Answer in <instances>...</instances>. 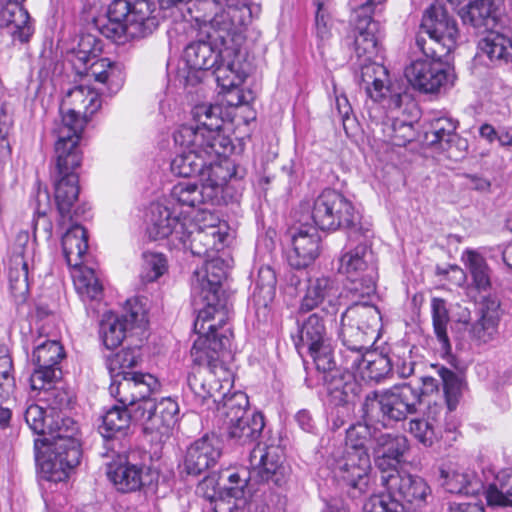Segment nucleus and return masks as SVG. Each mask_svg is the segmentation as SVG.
Listing matches in <instances>:
<instances>
[{
	"label": "nucleus",
	"mask_w": 512,
	"mask_h": 512,
	"mask_svg": "<svg viewBox=\"0 0 512 512\" xmlns=\"http://www.w3.org/2000/svg\"><path fill=\"white\" fill-rule=\"evenodd\" d=\"M28 427L41 436L34 441L39 476L49 482H63L79 464L81 445L76 438L78 425L66 414H51L37 404L24 412Z\"/></svg>",
	"instance_id": "obj_1"
},
{
	"label": "nucleus",
	"mask_w": 512,
	"mask_h": 512,
	"mask_svg": "<svg viewBox=\"0 0 512 512\" xmlns=\"http://www.w3.org/2000/svg\"><path fill=\"white\" fill-rule=\"evenodd\" d=\"M419 393L408 384L368 392L360 406V417L346 429L348 452L370 456L380 430L393 429L417 413Z\"/></svg>",
	"instance_id": "obj_2"
},
{
	"label": "nucleus",
	"mask_w": 512,
	"mask_h": 512,
	"mask_svg": "<svg viewBox=\"0 0 512 512\" xmlns=\"http://www.w3.org/2000/svg\"><path fill=\"white\" fill-rule=\"evenodd\" d=\"M87 120L78 112L69 109L62 112L61 122L54 129L55 166L51 171L54 198L61 215H66L80 192L77 169L82 163V151L79 147L82 132Z\"/></svg>",
	"instance_id": "obj_3"
},
{
	"label": "nucleus",
	"mask_w": 512,
	"mask_h": 512,
	"mask_svg": "<svg viewBox=\"0 0 512 512\" xmlns=\"http://www.w3.org/2000/svg\"><path fill=\"white\" fill-rule=\"evenodd\" d=\"M192 281L191 298L195 311L198 312L194 321L195 333H204L206 324H216L218 331L225 328L232 307L230 295L224 288L227 280V268L220 258H213L204 265L203 272L196 271Z\"/></svg>",
	"instance_id": "obj_4"
},
{
	"label": "nucleus",
	"mask_w": 512,
	"mask_h": 512,
	"mask_svg": "<svg viewBox=\"0 0 512 512\" xmlns=\"http://www.w3.org/2000/svg\"><path fill=\"white\" fill-rule=\"evenodd\" d=\"M197 334L190 351L194 367L188 374L187 387L193 394L195 403L203 405L212 396V386L207 381V376L222 380L228 374L225 358L229 355L232 335L228 330L218 331L216 324H208L204 333Z\"/></svg>",
	"instance_id": "obj_5"
},
{
	"label": "nucleus",
	"mask_w": 512,
	"mask_h": 512,
	"mask_svg": "<svg viewBox=\"0 0 512 512\" xmlns=\"http://www.w3.org/2000/svg\"><path fill=\"white\" fill-rule=\"evenodd\" d=\"M249 463L253 485H259L249 502V512H270L282 502L280 495L273 492L272 488L287 485L291 467L285 462L278 447L261 444L250 451Z\"/></svg>",
	"instance_id": "obj_6"
},
{
	"label": "nucleus",
	"mask_w": 512,
	"mask_h": 512,
	"mask_svg": "<svg viewBox=\"0 0 512 512\" xmlns=\"http://www.w3.org/2000/svg\"><path fill=\"white\" fill-rule=\"evenodd\" d=\"M308 208L313 226L322 231L342 229L349 239L370 237L371 229L362 223V216L352 201L335 189H324Z\"/></svg>",
	"instance_id": "obj_7"
},
{
	"label": "nucleus",
	"mask_w": 512,
	"mask_h": 512,
	"mask_svg": "<svg viewBox=\"0 0 512 512\" xmlns=\"http://www.w3.org/2000/svg\"><path fill=\"white\" fill-rule=\"evenodd\" d=\"M102 41L91 33L82 34L78 45L71 50L75 72L105 85L109 94H116L125 81L124 66L108 58L97 59L102 52Z\"/></svg>",
	"instance_id": "obj_8"
},
{
	"label": "nucleus",
	"mask_w": 512,
	"mask_h": 512,
	"mask_svg": "<svg viewBox=\"0 0 512 512\" xmlns=\"http://www.w3.org/2000/svg\"><path fill=\"white\" fill-rule=\"evenodd\" d=\"M197 126H181L174 133V141L178 145H194L203 147L205 143L211 153L223 155L234 149L231 139L221 132L224 119L223 107L219 104L197 105L193 111Z\"/></svg>",
	"instance_id": "obj_9"
},
{
	"label": "nucleus",
	"mask_w": 512,
	"mask_h": 512,
	"mask_svg": "<svg viewBox=\"0 0 512 512\" xmlns=\"http://www.w3.org/2000/svg\"><path fill=\"white\" fill-rule=\"evenodd\" d=\"M415 46L423 54L405 68V76L415 90L426 94L445 92L454 85V71L442 62L449 52L427 47V39L419 36Z\"/></svg>",
	"instance_id": "obj_10"
},
{
	"label": "nucleus",
	"mask_w": 512,
	"mask_h": 512,
	"mask_svg": "<svg viewBox=\"0 0 512 512\" xmlns=\"http://www.w3.org/2000/svg\"><path fill=\"white\" fill-rule=\"evenodd\" d=\"M356 23L351 31V38L353 39V46L356 57L359 60V73L356 74L358 83L363 86L367 95L375 102H381L388 99L389 108H400L402 104V94L395 91L393 85L390 83L389 72L385 66L373 61L378 56L381 50V41L383 38V31L379 23V35L377 36L375 54L362 53L357 49L356 39Z\"/></svg>",
	"instance_id": "obj_11"
},
{
	"label": "nucleus",
	"mask_w": 512,
	"mask_h": 512,
	"mask_svg": "<svg viewBox=\"0 0 512 512\" xmlns=\"http://www.w3.org/2000/svg\"><path fill=\"white\" fill-rule=\"evenodd\" d=\"M259 13L260 6L246 0H224L217 11L200 24H209L222 45L240 47L241 34Z\"/></svg>",
	"instance_id": "obj_12"
},
{
	"label": "nucleus",
	"mask_w": 512,
	"mask_h": 512,
	"mask_svg": "<svg viewBox=\"0 0 512 512\" xmlns=\"http://www.w3.org/2000/svg\"><path fill=\"white\" fill-rule=\"evenodd\" d=\"M339 273L351 281L350 290L360 297H370L376 292L378 266L374 253L366 243L344 253L339 259Z\"/></svg>",
	"instance_id": "obj_13"
},
{
	"label": "nucleus",
	"mask_w": 512,
	"mask_h": 512,
	"mask_svg": "<svg viewBox=\"0 0 512 512\" xmlns=\"http://www.w3.org/2000/svg\"><path fill=\"white\" fill-rule=\"evenodd\" d=\"M381 313L368 302H354L341 314L340 338L349 343H375L381 326Z\"/></svg>",
	"instance_id": "obj_14"
},
{
	"label": "nucleus",
	"mask_w": 512,
	"mask_h": 512,
	"mask_svg": "<svg viewBox=\"0 0 512 512\" xmlns=\"http://www.w3.org/2000/svg\"><path fill=\"white\" fill-rule=\"evenodd\" d=\"M419 36L428 37L427 47L450 52L459 38L457 21L443 4L433 3L423 12L415 39Z\"/></svg>",
	"instance_id": "obj_15"
},
{
	"label": "nucleus",
	"mask_w": 512,
	"mask_h": 512,
	"mask_svg": "<svg viewBox=\"0 0 512 512\" xmlns=\"http://www.w3.org/2000/svg\"><path fill=\"white\" fill-rule=\"evenodd\" d=\"M124 310L121 315L105 314L100 322L99 335L109 350L121 345L132 330L144 329L148 322L146 311L137 299H128Z\"/></svg>",
	"instance_id": "obj_16"
},
{
	"label": "nucleus",
	"mask_w": 512,
	"mask_h": 512,
	"mask_svg": "<svg viewBox=\"0 0 512 512\" xmlns=\"http://www.w3.org/2000/svg\"><path fill=\"white\" fill-rule=\"evenodd\" d=\"M500 322V301L496 296H486L479 304L478 318L474 323L457 320L451 330L456 340H463L467 331L477 345L492 341L498 333Z\"/></svg>",
	"instance_id": "obj_17"
},
{
	"label": "nucleus",
	"mask_w": 512,
	"mask_h": 512,
	"mask_svg": "<svg viewBox=\"0 0 512 512\" xmlns=\"http://www.w3.org/2000/svg\"><path fill=\"white\" fill-rule=\"evenodd\" d=\"M340 295V285L335 276L324 274L310 276L299 305V312L307 313L323 305L321 312L336 316L340 309Z\"/></svg>",
	"instance_id": "obj_18"
},
{
	"label": "nucleus",
	"mask_w": 512,
	"mask_h": 512,
	"mask_svg": "<svg viewBox=\"0 0 512 512\" xmlns=\"http://www.w3.org/2000/svg\"><path fill=\"white\" fill-rule=\"evenodd\" d=\"M458 126V120L452 117H435L429 122L424 141L428 146L447 153L452 160L462 159L467 152L468 141L457 133Z\"/></svg>",
	"instance_id": "obj_19"
},
{
	"label": "nucleus",
	"mask_w": 512,
	"mask_h": 512,
	"mask_svg": "<svg viewBox=\"0 0 512 512\" xmlns=\"http://www.w3.org/2000/svg\"><path fill=\"white\" fill-rule=\"evenodd\" d=\"M64 357V349L56 340H46L37 345L32 354V363L35 368L30 377L31 388L41 389L61 379L60 361Z\"/></svg>",
	"instance_id": "obj_20"
},
{
	"label": "nucleus",
	"mask_w": 512,
	"mask_h": 512,
	"mask_svg": "<svg viewBox=\"0 0 512 512\" xmlns=\"http://www.w3.org/2000/svg\"><path fill=\"white\" fill-rule=\"evenodd\" d=\"M228 154L206 157V165L201 177L203 186L206 190H212L213 199L217 204L220 203L224 186L230 182H238L246 175L245 168L229 159Z\"/></svg>",
	"instance_id": "obj_21"
},
{
	"label": "nucleus",
	"mask_w": 512,
	"mask_h": 512,
	"mask_svg": "<svg viewBox=\"0 0 512 512\" xmlns=\"http://www.w3.org/2000/svg\"><path fill=\"white\" fill-rule=\"evenodd\" d=\"M382 484L394 493L406 507L420 508L427 503L431 489L426 481L417 475L401 474L393 469L382 475Z\"/></svg>",
	"instance_id": "obj_22"
},
{
	"label": "nucleus",
	"mask_w": 512,
	"mask_h": 512,
	"mask_svg": "<svg viewBox=\"0 0 512 512\" xmlns=\"http://www.w3.org/2000/svg\"><path fill=\"white\" fill-rule=\"evenodd\" d=\"M221 456V440L215 434H205L187 447L184 471L188 475L199 476L215 467Z\"/></svg>",
	"instance_id": "obj_23"
},
{
	"label": "nucleus",
	"mask_w": 512,
	"mask_h": 512,
	"mask_svg": "<svg viewBox=\"0 0 512 512\" xmlns=\"http://www.w3.org/2000/svg\"><path fill=\"white\" fill-rule=\"evenodd\" d=\"M370 469V456L347 452V455L338 462L334 476L342 488L348 489L352 497H358L368 489Z\"/></svg>",
	"instance_id": "obj_24"
},
{
	"label": "nucleus",
	"mask_w": 512,
	"mask_h": 512,
	"mask_svg": "<svg viewBox=\"0 0 512 512\" xmlns=\"http://www.w3.org/2000/svg\"><path fill=\"white\" fill-rule=\"evenodd\" d=\"M211 70L217 85L224 92L240 86L248 75L238 45H222V55Z\"/></svg>",
	"instance_id": "obj_25"
},
{
	"label": "nucleus",
	"mask_w": 512,
	"mask_h": 512,
	"mask_svg": "<svg viewBox=\"0 0 512 512\" xmlns=\"http://www.w3.org/2000/svg\"><path fill=\"white\" fill-rule=\"evenodd\" d=\"M320 241L315 226L305 224L296 229L291 235L292 249L287 256L289 265L298 270L311 265L320 254Z\"/></svg>",
	"instance_id": "obj_26"
},
{
	"label": "nucleus",
	"mask_w": 512,
	"mask_h": 512,
	"mask_svg": "<svg viewBox=\"0 0 512 512\" xmlns=\"http://www.w3.org/2000/svg\"><path fill=\"white\" fill-rule=\"evenodd\" d=\"M132 6L133 1L130 0H113L108 6L106 15L94 19L95 28L107 39L117 44L125 43Z\"/></svg>",
	"instance_id": "obj_27"
},
{
	"label": "nucleus",
	"mask_w": 512,
	"mask_h": 512,
	"mask_svg": "<svg viewBox=\"0 0 512 512\" xmlns=\"http://www.w3.org/2000/svg\"><path fill=\"white\" fill-rule=\"evenodd\" d=\"M77 200L78 198L73 201L66 215L62 216L59 209H57L59 214L58 225L61 227L66 224L70 225L62 236L61 244L66 262L72 267H78L83 263V257L88 250L87 231L82 225L73 221V215L71 214V209ZM55 204L58 208L56 202Z\"/></svg>",
	"instance_id": "obj_28"
},
{
	"label": "nucleus",
	"mask_w": 512,
	"mask_h": 512,
	"mask_svg": "<svg viewBox=\"0 0 512 512\" xmlns=\"http://www.w3.org/2000/svg\"><path fill=\"white\" fill-rule=\"evenodd\" d=\"M177 240L183 247L199 257H210L211 253L218 251L222 245V238L215 227L202 228L195 223L180 226L177 231Z\"/></svg>",
	"instance_id": "obj_29"
},
{
	"label": "nucleus",
	"mask_w": 512,
	"mask_h": 512,
	"mask_svg": "<svg viewBox=\"0 0 512 512\" xmlns=\"http://www.w3.org/2000/svg\"><path fill=\"white\" fill-rule=\"evenodd\" d=\"M135 454L118 455L119 461L107 466V477L118 491L134 492L144 485V468L142 463L132 461Z\"/></svg>",
	"instance_id": "obj_30"
},
{
	"label": "nucleus",
	"mask_w": 512,
	"mask_h": 512,
	"mask_svg": "<svg viewBox=\"0 0 512 512\" xmlns=\"http://www.w3.org/2000/svg\"><path fill=\"white\" fill-rule=\"evenodd\" d=\"M502 5L503 0H473L460 9L459 15L464 24L488 32L499 24Z\"/></svg>",
	"instance_id": "obj_31"
},
{
	"label": "nucleus",
	"mask_w": 512,
	"mask_h": 512,
	"mask_svg": "<svg viewBox=\"0 0 512 512\" xmlns=\"http://www.w3.org/2000/svg\"><path fill=\"white\" fill-rule=\"evenodd\" d=\"M384 1L365 0L356 10V39L357 49L362 53L375 54L377 36L379 35V22L371 16L372 7Z\"/></svg>",
	"instance_id": "obj_32"
},
{
	"label": "nucleus",
	"mask_w": 512,
	"mask_h": 512,
	"mask_svg": "<svg viewBox=\"0 0 512 512\" xmlns=\"http://www.w3.org/2000/svg\"><path fill=\"white\" fill-rule=\"evenodd\" d=\"M217 34H209L207 40H197L188 44L184 58L190 69L196 71L211 70L222 55V44Z\"/></svg>",
	"instance_id": "obj_33"
},
{
	"label": "nucleus",
	"mask_w": 512,
	"mask_h": 512,
	"mask_svg": "<svg viewBox=\"0 0 512 512\" xmlns=\"http://www.w3.org/2000/svg\"><path fill=\"white\" fill-rule=\"evenodd\" d=\"M322 381L332 405L354 404L361 390L354 373L341 369L322 376Z\"/></svg>",
	"instance_id": "obj_34"
},
{
	"label": "nucleus",
	"mask_w": 512,
	"mask_h": 512,
	"mask_svg": "<svg viewBox=\"0 0 512 512\" xmlns=\"http://www.w3.org/2000/svg\"><path fill=\"white\" fill-rule=\"evenodd\" d=\"M375 443L372 453L376 457L377 466L382 470L386 467L396 468L410 448L406 436L383 432V430H380Z\"/></svg>",
	"instance_id": "obj_35"
},
{
	"label": "nucleus",
	"mask_w": 512,
	"mask_h": 512,
	"mask_svg": "<svg viewBox=\"0 0 512 512\" xmlns=\"http://www.w3.org/2000/svg\"><path fill=\"white\" fill-rule=\"evenodd\" d=\"M265 427L264 416L261 412H252L249 416L224 425L227 440L232 445L251 446L258 442Z\"/></svg>",
	"instance_id": "obj_36"
},
{
	"label": "nucleus",
	"mask_w": 512,
	"mask_h": 512,
	"mask_svg": "<svg viewBox=\"0 0 512 512\" xmlns=\"http://www.w3.org/2000/svg\"><path fill=\"white\" fill-rule=\"evenodd\" d=\"M131 422V416L126 405L118 403L109 408L102 416L99 432L106 444L118 442L119 448H123L122 440L128 435ZM115 448V444H113L111 449L115 450Z\"/></svg>",
	"instance_id": "obj_37"
},
{
	"label": "nucleus",
	"mask_w": 512,
	"mask_h": 512,
	"mask_svg": "<svg viewBox=\"0 0 512 512\" xmlns=\"http://www.w3.org/2000/svg\"><path fill=\"white\" fill-rule=\"evenodd\" d=\"M187 149L177 154L171 161V171L179 177H202L203 169L206 165V157H215L216 153H211L207 143L203 147L194 145H180Z\"/></svg>",
	"instance_id": "obj_38"
},
{
	"label": "nucleus",
	"mask_w": 512,
	"mask_h": 512,
	"mask_svg": "<svg viewBox=\"0 0 512 512\" xmlns=\"http://www.w3.org/2000/svg\"><path fill=\"white\" fill-rule=\"evenodd\" d=\"M177 215L166 206L153 203L148 216L147 233L152 240H159L173 235L177 240V231L185 226Z\"/></svg>",
	"instance_id": "obj_39"
},
{
	"label": "nucleus",
	"mask_w": 512,
	"mask_h": 512,
	"mask_svg": "<svg viewBox=\"0 0 512 512\" xmlns=\"http://www.w3.org/2000/svg\"><path fill=\"white\" fill-rule=\"evenodd\" d=\"M154 3L148 0H134L127 23V40L145 38L158 27L159 20L153 15Z\"/></svg>",
	"instance_id": "obj_40"
},
{
	"label": "nucleus",
	"mask_w": 512,
	"mask_h": 512,
	"mask_svg": "<svg viewBox=\"0 0 512 512\" xmlns=\"http://www.w3.org/2000/svg\"><path fill=\"white\" fill-rule=\"evenodd\" d=\"M8 3L0 10V28L8 29L13 39L21 43L28 42L31 32L27 25L30 16L22 6L24 0H7Z\"/></svg>",
	"instance_id": "obj_41"
},
{
	"label": "nucleus",
	"mask_w": 512,
	"mask_h": 512,
	"mask_svg": "<svg viewBox=\"0 0 512 512\" xmlns=\"http://www.w3.org/2000/svg\"><path fill=\"white\" fill-rule=\"evenodd\" d=\"M297 335L293 336L295 347L300 353L303 348L316 347L330 340L327 337L326 326L321 312H315L307 317L297 319Z\"/></svg>",
	"instance_id": "obj_42"
},
{
	"label": "nucleus",
	"mask_w": 512,
	"mask_h": 512,
	"mask_svg": "<svg viewBox=\"0 0 512 512\" xmlns=\"http://www.w3.org/2000/svg\"><path fill=\"white\" fill-rule=\"evenodd\" d=\"M478 49L494 63H508L512 60V40L494 29L486 32L479 40Z\"/></svg>",
	"instance_id": "obj_43"
},
{
	"label": "nucleus",
	"mask_w": 512,
	"mask_h": 512,
	"mask_svg": "<svg viewBox=\"0 0 512 512\" xmlns=\"http://www.w3.org/2000/svg\"><path fill=\"white\" fill-rule=\"evenodd\" d=\"M170 196L179 205L190 208L198 207L202 204H217L213 199L212 190H206L203 184L199 186L192 182H179L175 184Z\"/></svg>",
	"instance_id": "obj_44"
},
{
	"label": "nucleus",
	"mask_w": 512,
	"mask_h": 512,
	"mask_svg": "<svg viewBox=\"0 0 512 512\" xmlns=\"http://www.w3.org/2000/svg\"><path fill=\"white\" fill-rule=\"evenodd\" d=\"M141 360V349L138 346L127 347L116 353H109L104 356L105 366L110 377L133 373L129 369L136 367Z\"/></svg>",
	"instance_id": "obj_45"
},
{
	"label": "nucleus",
	"mask_w": 512,
	"mask_h": 512,
	"mask_svg": "<svg viewBox=\"0 0 512 512\" xmlns=\"http://www.w3.org/2000/svg\"><path fill=\"white\" fill-rule=\"evenodd\" d=\"M155 413L151 420V432L166 433L179 419L178 403L171 397L155 401Z\"/></svg>",
	"instance_id": "obj_46"
},
{
	"label": "nucleus",
	"mask_w": 512,
	"mask_h": 512,
	"mask_svg": "<svg viewBox=\"0 0 512 512\" xmlns=\"http://www.w3.org/2000/svg\"><path fill=\"white\" fill-rule=\"evenodd\" d=\"M433 330L441 350L444 355L451 354V343L447 333L449 322V312L446 307V301L442 298L434 297L431 301Z\"/></svg>",
	"instance_id": "obj_47"
},
{
	"label": "nucleus",
	"mask_w": 512,
	"mask_h": 512,
	"mask_svg": "<svg viewBox=\"0 0 512 512\" xmlns=\"http://www.w3.org/2000/svg\"><path fill=\"white\" fill-rule=\"evenodd\" d=\"M38 390L40 391V401L47 405V410L51 414H65L64 411L71 408L74 394L70 389L53 385L52 382Z\"/></svg>",
	"instance_id": "obj_48"
},
{
	"label": "nucleus",
	"mask_w": 512,
	"mask_h": 512,
	"mask_svg": "<svg viewBox=\"0 0 512 512\" xmlns=\"http://www.w3.org/2000/svg\"><path fill=\"white\" fill-rule=\"evenodd\" d=\"M248 396L241 391L234 392L231 395H225L222 403L218 405V411L223 418V425L237 422L252 412L248 411Z\"/></svg>",
	"instance_id": "obj_49"
},
{
	"label": "nucleus",
	"mask_w": 512,
	"mask_h": 512,
	"mask_svg": "<svg viewBox=\"0 0 512 512\" xmlns=\"http://www.w3.org/2000/svg\"><path fill=\"white\" fill-rule=\"evenodd\" d=\"M28 274V262L23 252H15L10 258L8 271L10 290L15 296L28 292Z\"/></svg>",
	"instance_id": "obj_50"
},
{
	"label": "nucleus",
	"mask_w": 512,
	"mask_h": 512,
	"mask_svg": "<svg viewBox=\"0 0 512 512\" xmlns=\"http://www.w3.org/2000/svg\"><path fill=\"white\" fill-rule=\"evenodd\" d=\"M137 377L136 372L116 375L111 377L109 386L110 395L116 399L119 404L129 405L136 401Z\"/></svg>",
	"instance_id": "obj_51"
},
{
	"label": "nucleus",
	"mask_w": 512,
	"mask_h": 512,
	"mask_svg": "<svg viewBox=\"0 0 512 512\" xmlns=\"http://www.w3.org/2000/svg\"><path fill=\"white\" fill-rule=\"evenodd\" d=\"M220 473H226L223 484L224 493L234 500H242L245 497V490L250 491L253 486L251 470H224Z\"/></svg>",
	"instance_id": "obj_52"
},
{
	"label": "nucleus",
	"mask_w": 512,
	"mask_h": 512,
	"mask_svg": "<svg viewBox=\"0 0 512 512\" xmlns=\"http://www.w3.org/2000/svg\"><path fill=\"white\" fill-rule=\"evenodd\" d=\"M341 340L345 347V349L341 351L343 365L340 367L341 370L351 373L356 371L362 373L369 350L374 343L362 345L349 343L345 338H341Z\"/></svg>",
	"instance_id": "obj_53"
},
{
	"label": "nucleus",
	"mask_w": 512,
	"mask_h": 512,
	"mask_svg": "<svg viewBox=\"0 0 512 512\" xmlns=\"http://www.w3.org/2000/svg\"><path fill=\"white\" fill-rule=\"evenodd\" d=\"M364 512H407L406 507L391 490L385 488L384 491L371 495L365 502Z\"/></svg>",
	"instance_id": "obj_54"
},
{
	"label": "nucleus",
	"mask_w": 512,
	"mask_h": 512,
	"mask_svg": "<svg viewBox=\"0 0 512 512\" xmlns=\"http://www.w3.org/2000/svg\"><path fill=\"white\" fill-rule=\"evenodd\" d=\"M437 373L441 378L445 400L450 411L456 409L463 389V379L452 370L440 366Z\"/></svg>",
	"instance_id": "obj_55"
},
{
	"label": "nucleus",
	"mask_w": 512,
	"mask_h": 512,
	"mask_svg": "<svg viewBox=\"0 0 512 512\" xmlns=\"http://www.w3.org/2000/svg\"><path fill=\"white\" fill-rule=\"evenodd\" d=\"M391 373L392 360L390 359V355L369 351L362 372L363 376L370 380L380 382Z\"/></svg>",
	"instance_id": "obj_56"
},
{
	"label": "nucleus",
	"mask_w": 512,
	"mask_h": 512,
	"mask_svg": "<svg viewBox=\"0 0 512 512\" xmlns=\"http://www.w3.org/2000/svg\"><path fill=\"white\" fill-rule=\"evenodd\" d=\"M307 350L313 359L317 371L321 373L322 376H326L327 374H330V372L341 369L337 366L334 350L331 346L330 340Z\"/></svg>",
	"instance_id": "obj_57"
},
{
	"label": "nucleus",
	"mask_w": 512,
	"mask_h": 512,
	"mask_svg": "<svg viewBox=\"0 0 512 512\" xmlns=\"http://www.w3.org/2000/svg\"><path fill=\"white\" fill-rule=\"evenodd\" d=\"M467 266L473 279L475 287L479 291H486L490 288L489 267L486 260L478 253L469 251Z\"/></svg>",
	"instance_id": "obj_58"
},
{
	"label": "nucleus",
	"mask_w": 512,
	"mask_h": 512,
	"mask_svg": "<svg viewBox=\"0 0 512 512\" xmlns=\"http://www.w3.org/2000/svg\"><path fill=\"white\" fill-rule=\"evenodd\" d=\"M499 486L492 484L485 492L487 504L491 507H512V474L498 478Z\"/></svg>",
	"instance_id": "obj_59"
},
{
	"label": "nucleus",
	"mask_w": 512,
	"mask_h": 512,
	"mask_svg": "<svg viewBox=\"0 0 512 512\" xmlns=\"http://www.w3.org/2000/svg\"><path fill=\"white\" fill-rule=\"evenodd\" d=\"M383 132L386 141L399 147L410 142L414 136L412 124L406 123L400 119H393L384 122Z\"/></svg>",
	"instance_id": "obj_60"
},
{
	"label": "nucleus",
	"mask_w": 512,
	"mask_h": 512,
	"mask_svg": "<svg viewBox=\"0 0 512 512\" xmlns=\"http://www.w3.org/2000/svg\"><path fill=\"white\" fill-rule=\"evenodd\" d=\"M409 433L423 446L432 447L439 439V434L432 421L425 418H413L409 421Z\"/></svg>",
	"instance_id": "obj_61"
},
{
	"label": "nucleus",
	"mask_w": 512,
	"mask_h": 512,
	"mask_svg": "<svg viewBox=\"0 0 512 512\" xmlns=\"http://www.w3.org/2000/svg\"><path fill=\"white\" fill-rule=\"evenodd\" d=\"M277 278L270 266H261L255 280L253 296L263 298L264 302L271 301L275 296Z\"/></svg>",
	"instance_id": "obj_62"
},
{
	"label": "nucleus",
	"mask_w": 512,
	"mask_h": 512,
	"mask_svg": "<svg viewBox=\"0 0 512 512\" xmlns=\"http://www.w3.org/2000/svg\"><path fill=\"white\" fill-rule=\"evenodd\" d=\"M313 5L316 8L315 12V29L316 35L321 40L328 39L331 35V28L333 25L331 16V0H313Z\"/></svg>",
	"instance_id": "obj_63"
},
{
	"label": "nucleus",
	"mask_w": 512,
	"mask_h": 512,
	"mask_svg": "<svg viewBox=\"0 0 512 512\" xmlns=\"http://www.w3.org/2000/svg\"><path fill=\"white\" fill-rule=\"evenodd\" d=\"M126 408L131 416V421L141 422L146 430L151 431V420L156 408L154 398L136 400L133 404L127 405Z\"/></svg>",
	"instance_id": "obj_64"
}]
</instances>
